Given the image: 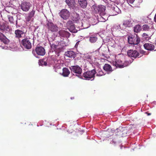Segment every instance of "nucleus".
Instances as JSON below:
<instances>
[{
	"label": "nucleus",
	"mask_w": 156,
	"mask_h": 156,
	"mask_svg": "<svg viewBox=\"0 0 156 156\" xmlns=\"http://www.w3.org/2000/svg\"><path fill=\"white\" fill-rule=\"evenodd\" d=\"M148 115H151V114L150 113H149V114H148Z\"/></svg>",
	"instance_id": "obj_41"
},
{
	"label": "nucleus",
	"mask_w": 156,
	"mask_h": 156,
	"mask_svg": "<svg viewBox=\"0 0 156 156\" xmlns=\"http://www.w3.org/2000/svg\"><path fill=\"white\" fill-rule=\"evenodd\" d=\"M50 47L51 48V49L53 51H55L56 49L59 46L58 45H56L54 44H51L50 43Z\"/></svg>",
	"instance_id": "obj_32"
},
{
	"label": "nucleus",
	"mask_w": 156,
	"mask_h": 156,
	"mask_svg": "<svg viewBox=\"0 0 156 156\" xmlns=\"http://www.w3.org/2000/svg\"><path fill=\"white\" fill-rule=\"evenodd\" d=\"M123 25L125 27H130L133 26V23L130 20H126L124 22Z\"/></svg>",
	"instance_id": "obj_25"
},
{
	"label": "nucleus",
	"mask_w": 156,
	"mask_h": 156,
	"mask_svg": "<svg viewBox=\"0 0 156 156\" xmlns=\"http://www.w3.org/2000/svg\"><path fill=\"white\" fill-rule=\"evenodd\" d=\"M127 55L129 56L135 58L137 57H139L140 55L139 52L136 50H128L127 51Z\"/></svg>",
	"instance_id": "obj_11"
},
{
	"label": "nucleus",
	"mask_w": 156,
	"mask_h": 156,
	"mask_svg": "<svg viewBox=\"0 0 156 156\" xmlns=\"http://www.w3.org/2000/svg\"><path fill=\"white\" fill-rule=\"evenodd\" d=\"M151 26L147 24H144L142 26V29L144 31H149L151 28Z\"/></svg>",
	"instance_id": "obj_27"
},
{
	"label": "nucleus",
	"mask_w": 156,
	"mask_h": 156,
	"mask_svg": "<svg viewBox=\"0 0 156 156\" xmlns=\"http://www.w3.org/2000/svg\"><path fill=\"white\" fill-rule=\"evenodd\" d=\"M35 51L38 55L41 56H43L45 53L44 48L42 46H38V45L36 48Z\"/></svg>",
	"instance_id": "obj_12"
},
{
	"label": "nucleus",
	"mask_w": 156,
	"mask_h": 156,
	"mask_svg": "<svg viewBox=\"0 0 156 156\" xmlns=\"http://www.w3.org/2000/svg\"><path fill=\"white\" fill-rule=\"evenodd\" d=\"M24 34V33L23 31L19 30H16L15 31V37L19 39L21 38L22 37V35Z\"/></svg>",
	"instance_id": "obj_21"
},
{
	"label": "nucleus",
	"mask_w": 156,
	"mask_h": 156,
	"mask_svg": "<svg viewBox=\"0 0 156 156\" xmlns=\"http://www.w3.org/2000/svg\"><path fill=\"white\" fill-rule=\"evenodd\" d=\"M62 75L64 77H67L70 73L69 69L66 68H64L62 69Z\"/></svg>",
	"instance_id": "obj_24"
},
{
	"label": "nucleus",
	"mask_w": 156,
	"mask_h": 156,
	"mask_svg": "<svg viewBox=\"0 0 156 156\" xmlns=\"http://www.w3.org/2000/svg\"><path fill=\"white\" fill-rule=\"evenodd\" d=\"M0 40L5 44H7L9 42V40L1 32H0Z\"/></svg>",
	"instance_id": "obj_18"
},
{
	"label": "nucleus",
	"mask_w": 156,
	"mask_h": 156,
	"mask_svg": "<svg viewBox=\"0 0 156 156\" xmlns=\"http://www.w3.org/2000/svg\"><path fill=\"white\" fill-rule=\"evenodd\" d=\"M21 9L24 12H27L31 6L30 2H22L21 4Z\"/></svg>",
	"instance_id": "obj_9"
},
{
	"label": "nucleus",
	"mask_w": 156,
	"mask_h": 156,
	"mask_svg": "<svg viewBox=\"0 0 156 156\" xmlns=\"http://www.w3.org/2000/svg\"><path fill=\"white\" fill-rule=\"evenodd\" d=\"M62 48L60 47L59 46L56 49L55 51L58 56H59V53L62 52Z\"/></svg>",
	"instance_id": "obj_33"
},
{
	"label": "nucleus",
	"mask_w": 156,
	"mask_h": 156,
	"mask_svg": "<svg viewBox=\"0 0 156 156\" xmlns=\"http://www.w3.org/2000/svg\"><path fill=\"white\" fill-rule=\"evenodd\" d=\"M96 73L97 76H101L105 74L100 68H98L97 70Z\"/></svg>",
	"instance_id": "obj_26"
},
{
	"label": "nucleus",
	"mask_w": 156,
	"mask_h": 156,
	"mask_svg": "<svg viewBox=\"0 0 156 156\" xmlns=\"http://www.w3.org/2000/svg\"><path fill=\"white\" fill-rule=\"evenodd\" d=\"M141 29V26L140 25L137 24L134 27L133 30L135 32L137 33L140 32Z\"/></svg>",
	"instance_id": "obj_29"
},
{
	"label": "nucleus",
	"mask_w": 156,
	"mask_h": 156,
	"mask_svg": "<svg viewBox=\"0 0 156 156\" xmlns=\"http://www.w3.org/2000/svg\"><path fill=\"white\" fill-rule=\"evenodd\" d=\"M59 16L64 20H67L69 18L70 13L66 9L62 10L59 13Z\"/></svg>",
	"instance_id": "obj_10"
},
{
	"label": "nucleus",
	"mask_w": 156,
	"mask_h": 156,
	"mask_svg": "<svg viewBox=\"0 0 156 156\" xmlns=\"http://www.w3.org/2000/svg\"><path fill=\"white\" fill-rule=\"evenodd\" d=\"M65 55L69 58H74L76 57L75 53L72 51H68L65 52Z\"/></svg>",
	"instance_id": "obj_22"
},
{
	"label": "nucleus",
	"mask_w": 156,
	"mask_h": 156,
	"mask_svg": "<svg viewBox=\"0 0 156 156\" xmlns=\"http://www.w3.org/2000/svg\"><path fill=\"white\" fill-rule=\"evenodd\" d=\"M143 37L147 39L148 37V35L145 33H144L142 34Z\"/></svg>",
	"instance_id": "obj_35"
},
{
	"label": "nucleus",
	"mask_w": 156,
	"mask_h": 156,
	"mask_svg": "<svg viewBox=\"0 0 156 156\" xmlns=\"http://www.w3.org/2000/svg\"><path fill=\"white\" fill-rule=\"evenodd\" d=\"M61 43L60 42V45H61Z\"/></svg>",
	"instance_id": "obj_43"
},
{
	"label": "nucleus",
	"mask_w": 156,
	"mask_h": 156,
	"mask_svg": "<svg viewBox=\"0 0 156 156\" xmlns=\"http://www.w3.org/2000/svg\"><path fill=\"white\" fill-rule=\"evenodd\" d=\"M66 26L70 32L73 33H76L77 32L78 30L76 29L74 24L71 20H69L67 22Z\"/></svg>",
	"instance_id": "obj_8"
},
{
	"label": "nucleus",
	"mask_w": 156,
	"mask_h": 156,
	"mask_svg": "<svg viewBox=\"0 0 156 156\" xmlns=\"http://www.w3.org/2000/svg\"><path fill=\"white\" fill-rule=\"evenodd\" d=\"M154 21L156 23V14L155 15V16H154Z\"/></svg>",
	"instance_id": "obj_38"
},
{
	"label": "nucleus",
	"mask_w": 156,
	"mask_h": 156,
	"mask_svg": "<svg viewBox=\"0 0 156 156\" xmlns=\"http://www.w3.org/2000/svg\"><path fill=\"white\" fill-rule=\"evenodd\" d=\"M78 4L79 5L83 8H85L86 7L87 3V0H78Z\"/></svg>",
	"instance_id": "obj_20"
},
{
	"label": "nucleus",
	"mask_w": 156,
	"mask_h": 156,
	"mask_svg": "<svg viewBox=\"0 0 156 156\" xmlns=\"http://www.w3.org/2000/svg\"><path fill=\"white\" fill-rule=\"evenodd\" d=\"M69 69L72 73L76 74V76L80 77L82 73V69L78 65L71 66Z\"/></svg>",
	"instance_id": "obj_3"
},
{
	"label": "nucleus",
	"mask_w": 156,
	"mask_h": 156,
	"mask_svg": "<svg viewBox=\"0 0 156 156\" xmlns=\"http://www.w3.org/2000/svg\"><path fill=\"white\" fill-rule=\"evenodd\" d=\"M99 13L101 16H104L105 14V10L106 9L105 7L103 5H99Z\"/></svg>",
	"instance_id": "obj_17"
},
{
	"label": "nucleus",
	"mask_w": 156,
	"mask_h": 156,
	"mask_svg": "<svg viewBox=\"0 0 156 156\" xmlns=\"http://www.w3.org/2000/svg\"><path fill=\"white\" fill-rule=\"evenodd\" d=\"M35 13V10L33 9L32 11L28 14V16L26 18L27 20V21H30L31 18L34 16Z\"/></svg>",
	"instance_id": "obj_23"
},
{
	"label": "nucleus",
	"mask_w": 156,
	"mask_h": 156,
	"mask_svg": "<svg viewBox=\"0 0 156 156\" xmlns=\"http://www.w3.org/2000/svg\"><path fill=\"white\" fill-rule=\"evenodd\" d=\"M144 47L145 49L148 51H156V49H155V46L151 43H145L144 45Z\"/></svg>",
	"instance_id": "obj_13"
},
{
	"label": "nucleus",
	"mask_w": 156,
	"mask_h": 156,
	"mask_svg": "<svg viewBox=\"0 0 156 156\" xmlns=\"http://www.w3.org/2000/svg\"><path fill=\"white\" fill-rule=\"evenodd\" d=\"M113 64L117 68H122L129 65L130 64V62L126 61L123 62L120 59H118L113 62Z\"/></svg>",
	"instance_id": "obj_4"
},
{
	"label": "nucleus",
	"mask_w": 156,
	"mask_h": 156,
	"mask_svg": "<svg viewBox=\"0 0 156 156\" xmlns=\"http://www.w3.org/2000/svg\"><path fill=\"white\" fill-rule=\"evenodd\" d=\"M103 69L105 71L108 73H110L113 70L111 66L107 64H105L104 65Z\"/></svg>",
	"instance_id": "obj_19"
},
{
	"label": "nucleus",
	"mask_w": 156,
	"mask_h": 156,
	"mask_svg": "<svg viewBox=\"0 0 156 156\" xmlns=\"http://www.w3.org/2000/svg\"><path fill=\"white\" fill-rule=\"evenodd\" d=\"M0 30L2 31L5 32H9L10 31V29L8 25L5 23H0Z\"/></svg>",
	"instance_id": "obj_14"
},
{
	"label": "nucleus",
	"mask_w": 156,
	"mask_h": 156,
	"mask_svg": "<svg viewBox=\"0 0 156 156\" xmlns=\"http://www.w3.org/2000/svg\"><path fill=\"white\" fill-rule=\"evenodd\" d=\"M128 41L130 44L137 45L140 43V40L139 37L132 35L128 37Z\"/></svg>",
	"instance_id": "obj_5"
},
{
	"label": "nucleus",
	"mask_w": 156,
	"mask_h": 156,
	"mask_svg": "<svg viewBox=\"0 0 156 156\" xmlns=\"http://www.w3.org/2000/svg\"><path fill=\"white\" fill-rule=\"evenodd\" d=\"M46 27L48 31L52 32H56L58 30L57 26L52 22H48L46 24Z\"/></svg>",
	"instance_id": "obj_6"
},
{
	"label": "nucleus",
	"mask_w": 156,
	"mask_h": 156,
	"mask_svg": "<svg viewBox=\"0 0 156 156\" xmlns=\"http://www.w3.org/2000/svg\"><path fill=\"white\" fill-rule=\"evenodd\" d=\"M82 26L83 28L86 29L88 28L90 26V24L88 21H83L82 22Z\"/></svg>",
	"instance_id": "obj_30"
},
{
	"label": "nucleus",
	"mask_w": 156,
	"mask_h": 156,
	"mask_svg": "<svg viewBox=\"0 0 156 156\" xmlns=\"http://www.w3.org/2000/svg\"><path fill=\"white\" fill-rule=\"evenodd\" d=\"M42 65H44V66H46L47 65V62L45 61H42Z\"/></svg>",
	"instance_id": "obj_37"
},
{
	"label": "nucleus",
	"mask_w": 156,
	"mask_h": 156,
	"mask_svg": "<svg viewBox=\"0 0 156 156\" xmlns=\"http://www.w3.org/2000/svg\"><path fill=\"white\" fill-rule=\"evenodd\" d=\"M34 42V37L27 36L24 37L21 41V44L26 49H29L32 47V43Z\"/></svg>",
	"instance_id": "obj_1"
},
{
	"label": "nucleus",
	"mask_w": 156,
	"mask_h": 156,
	"mask_svg": "<svg viewBox=\"0 0 156 156\" xmlns=\"http://www.w3.org/2000/svg\"><path fill=\"white\" fill-rule=\"evenodd\" d=\"M9 22L12 23H14L16 21V25H17V20H14L13 18V17L12 16H11L9 17Z\"/></svg>",
	"instance_id": "obj_34"
},
{
	"label": "nucleus",
	"mask_w": 156,
	"mask_h": 156,
	"mask_svg": "<svg viewBox=\"0 0 156 156\" xmlns=\"http://www.w3.org/2000/svg\"><path fill=\"white\" fill-rule=\"evenodd\" d=\"M58 33L59 35L63 37H69L70 35V34L68 32L64 30H61L59 31Z\"/></svg>",
	"instance_id": "obj_16"
},
{
	"label": "nucleus",
	"mask_w": 156,
	"mask_h": 156,
	"mask_svg": "<svg viewBox=\"0 0 156 156\" xmlns=\"http://www.w3.org/2000/svg\"><path fill=\"white\" fill-rule=\"evenodd\" d=\"M98 8L99 5L97 6L96 5H94L91 7L93 12L95 13H99Z\"/></svg>",
	"instance_id": "obj_28"
},
{
	"label": "nucleus",
	"mask_w": 156,
	"mask_h": 156,
	"mask_svg": "<svg viewBox=\"0 0 156 156\" xmlns=\"http://www.w3.org/2000/svg\"><path fill=\"white\" fill-rule=\"evenodd\" d=\"M96 73V70L93 69L84 73L83 74V76L86 80H93L94 79Z\"/></svg>",
	"instance_id": "obj_2"
},
{
	"label": "nucleus",
	"mask_w": 156,
	"mask_h": 156,
	"mask_svg": "<svg viewBox=\"0 0 156 156\" xmlns=\"http://www.w3.org/2000/svg\"><path fill=\"white\" fill-rule=\"evenodd\" d=\"M134 1L135 0H126V1L127 2H128L129 3L131 4L133 3L134 2Z\"/></svg>",
	"instance_id": "obj_36"
},
{
	"label": "nucleus",
	"mask_w": 156,
	"mask_h": 156,
	"mask_svg": "<svg viewBox=\"0 0 156 156\" xmlns=\"http://www.w3.org/2000/svg\"><path fill=\"white\" fill-rule=\"evenodd\" d=\"M104 20H106V19H105V18H104Z\"/></svg>",
	"instance_id": "obj_42"
},
{
	"label": "nucleus",
	"mask_w": 156,
	"mask_h": 156,
	"mask_svg": "<svg viewBox=\"0 0 156 156\" xmlns=\"http://www.w3.org/2000/svg\"><path fill=\"white\" fill-rule=\"evenodd\" d=\"M145 51L143 50L140 51V53H142V54L144 53H145Z\"/></svg>",
	"instance_id": "obj_39"
},
{
	"label": "nucleus",
	"mask_w": 156,
	"mask_h": 156,
	"mask_svg": "<svg viewBox=\"0 0 156 156\" xmlns=\"http://www.w3.org/2000/svg\"><path fill=\"white\" fill-rule=\"evenodd\" d=\"M97 40V38L94 36H91L89 37V41L92 43H94L96 42Z\"/></svg>",
	"instance_id": "obj_31"
},
{
	"label": "nucleus",
	"mask_w": 156,
	"mask_h": 156,
	"mask_svg": "<svg viewBox=\"0 0 156 156\" xmlns=\"http://www.w3.org/2000/svg\"><path fill=\"white\" fill-rule=\"evenodd\" d=\"M115 9L116 10V11L117 10H119V9L117 7L116 9L115 8Z\"/></svg>",
	"instance_id": "obj_40"
},
{
	"label": "nucleus",
	"mask_w": 156,
	"mask_h": 156,
	"mask_svg": "<svg viewBox=\"0 0 156 156\" xmlns=\"http://www.w3.org/2000/svg\"><path fill=\"white\" fill-rule=\"evenodd\" d=\"M65 2L69 8H75L76 4L75 0H66Z\"/></svg>",
	"instance_id": "obj_15"
},
{
	"label": "nucleus",
	"mask_w": 156,
	"mask_h": 156,
	"mask_svg": "<svg viewBox=\"0 0 156 156\" xmlns=\"http://www.w3.org/2000/svg\"><path fill=\"white\" fill-rule=\"evenodd\" d=\"M117 130L116 135L122 137L126 136L128 131L126 128L123 127H119Z\"/></svg>",
	"instance_id": "obj_7"
}]
</instances>
